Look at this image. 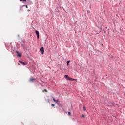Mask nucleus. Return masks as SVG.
<instances>
[{
	"label": "nucleus",
	"mask_w": 125,
	"mask_h": 125,
	"mask_svg": "<svg viewBox=\"0 0 125 125\" xmlns=\"http://www.w3.org/2000/svg\"><path fill=\"white\" fill-rule=\"evenodd\" d=\"M40 51L41 52V54L42 55H43L44 54V47H42L40 48Z\"/></svg>",
	"instance_id": "nucleus-1"
},
{
	"label": "nucleus",
	"mask_w": 125,
	"mask_h": 125,
	"mask_svg": "<svg viewBox=\"0 0 125 125\" xmlns=\"http://www.w3.org/2000/svg\"><path fill=\"white\" fill-rule=\"evenodd\" d=\"M36 34L37 36V38L39 39L40 38V32L38 30H36Z\"/></svg>",
	"instance_id": "nucleus-2"
},
{
	"label": "nucleus",
	"mask_w": 125,
	"mask_h": 125,
	"mask_svg": "<svg viewBox=\"0 0 125 125\" xmlns=\"http://www.w3.org/2000/svg\"><path fill=\"white\" fill-rule=\"evenodd\" d=\"M34 81H35V79L33 78H30V79H29V82H34Z\"/></svg>",
	"instance_id": "nucleus-3"
},
{
	"label": "nucleus",
	"mask_w": 125,
	"mask_h": 125,
	"mask_svg": "<svg viewBox=\"0 0 125 125\" xmlns=\"http://www.w3.org/2000/svg\"><path fill=\"white\" fill-rule=\"evenodd\" d=\"M19 62L20 63H21V64L23 65H26V64L24 62H23L22 61H19Z\"/></svg>",
	"instance_id": "nucleus-4"
},
{
	"label": "nucleus",
	"mask_w": 125,
	"mask_h": 125,
	"mask_svg": "<svg viewBox=\"0 0 125 125\" xmlns=\"http://www.w3.org/2000/svg\"><path fill=\"white\" fill-rule=\"evenodd\" d=\"M53 101L55 103H59L58 100H55L54 98H53Z\"/></svg>",
	"instance_id": "nucleus-5"
},
{
	"label": "nucleus",
	"mask_w": 125,
	"mask_h": 125,
	"mask_svg": "<svg viewBox=\"0 0 125 125\" xmlns=\"http://www.w3.org/2000/svg\"><path fill=\"white\" fill-rule=\"evenodd\" d=\"M70 62V61H68L66 62L67 66H69V63Z\"/></svg>",
	"instance_id": "nucleus-6"
},
{
	"label": "nucleus",
	"mask_w": 125,
	"mask_h": 125,
	"mask_svg": "<svg viewBox=\"0 0 125 125\" xmlns=\"http://www.w3.org/2000/svg\"><path fill=\"white\" fill-rule=\"evenodd\" d=\"M64 78H65V79H68V78H69V76H68V75H65V76H64Z\"/></svg>",
	"instance_id": "nucleus-7"
},
{
	"label": "nucleus",
	"mask_w": 125,
	"mask_h": 125,
	"mask_svg": "<svg viewBox=\"0 0 125 125\" xmlns=\"http://www.w3.org/2000/svg\"><path fill=\"white\" fill-rule=\"evenodd\" d=\"M18 56L19 57H21V54L19 53V54H18Z\"/></svg>",
	"instance_id": "nucleus-8"
},
{
	"label": "nucleus",
	"mask_w": 125,
	"mask_h": 125,
	"mask_svg": "<svg viewBox=\"0 0 125 125\" xmlns=\"http://www.w3.org/2000/svg\"><path fill=\"white\" fill-rule=\"evenodd\" d=\"M67 80L70 81V80H72V79L70 77H68Z\"/></svg>",
	"instance_id": "nucleus-9"
},
{
	"label": "nucleus",
	"mask_w": 125,
	"mask_h": 125,
	"mask_svg": "<svg viewBox=\"0 0 125 125\" xmlns=\"http://www.w3.org/2000/svg\"><path fill=\"white\" fill-rule=\"evenodd\" d=\"M44 91L46 92H48L46 89H44V90H43V92H44Z\"/></svg>",
	"instance_id": "nucleus-10"
},
{
	"label": "nucleus",
	"mask_w": 125,
	"mask_h": 125,
	"mask_svg": "<svg viewBox=\"0 0 125 125\" xmlns=\"http://www.w3.org/2000/svg\"><path fill=\"white\" fill-rule=\"evenodd\" d=\"M68 114L69 116H71V113L70 112H68Z\"/></svg>",
	"instance_id": "nucleus-11"
},
{
	"label": "nucleus",
	"mask_w": 125,
	"mask_h": 125,
	"mask_svg": "<svg viewBox=\"0 0 125 125\" xmlns=\"http://www.w3.org/2000/svg\"><path fill=\"white\" fill-rule=\"evenodd\" d=\"M83 109L84 111H85L86 110L85 106L83 107Z\"/></svg>",
	"instance_id": "nucleus-12"
},
{
	"label": "nucleus",
	"mask_w": 125,
	"mask_h": 125,
	"mask_svg": "<svg viewBox=\"0 0 125 125\" xmlns=\"http://www.w3.org/2000/svg\"><path fill=\"white\" fill-rule=\"evenodd\" d=\"M73 81H77V79H73Z\"/></svg>",
	"instance_id": "nucleus-13"
},
{
	"label": "nucleus",
	"mask_w": 125,
	"mask_h": 125,
	"mask_svg": "<svg viewBox=\"0 0 125 125\" xmlns=\"http://www.w3.org/2000/svg\"><path fill=\"white\" fill-rule=\"evenodd\" d=\"M16 53L17 54H19V52H18V51H16Z\"/></svg>",
	"instance_id": "nucleus-14"
},
{
	"label": "nucleus",
	"mask_w": 125,
	"mask_h": 125,
	"mask_svg": "<svg viewBox=\"0 0 125 125\" xmlns=\"http://www.w3.org/2000/svg\"><path fill=\"white\" fill-rule=\"evenodd\" d=\"M51 105H52L53 107H54V106H55V105L54 104H52Z\"/></svg>",
	"instance_id": "nucleus-15"
},
{
	"label": "nucleus",
	"mask_w": 125,
	"mask_h": 125,
	"mask_svg": "<svg viewBox=\"0 0 125 125\" xmlns=\"http://www.w3.org/2000/svg\"><path fill=\"white\" fill-rule=\"evenodd\" d=\"M25 6V7H26V8H28V6L24 5V6Z\"/></svg>",
	"instance_id": "nucleus-16"
},
{
	"label": "nucleus",
	"mask_w": 125,
	"mask_h": 125,
	"mask_svg": "<svg viewBox=\"0 0 125 125\" xmlns=\"http://www.w3.org/2000/svg\"><path fill=\"white\" fill-rule=\"evenodd\" d=\"M82 118H84V115L83 114L82 115Z\"/></svg>",
	"instance_id": "nucleus-17"
},
{
	"label": "nucleus",
	"mask_w": 125,
	"mask_h": 125,
	"mask_svg": "<svg viewBox=\"0 0 125 125\" xmlns=\"http://www.w3.org/2000/svg\"><path fill=\"white\" fill-rule=\"evenodd\" d=\"M21 1H26V0H20Z\"/></svg>",
	"instance_id": "nucleus-18"
},
{
	"label": "nucleus",
	"mask_w": 125,
	"mask_h": 125,
	"mask_svg": "<svg viewBox=\"0 0 125 125\" xmlns=\"http://www.w3.org/2000/svg\"><path fill=\"white\" fill-rule=\"evenodd\" d=\"M18 65H20V64L19 63L18 64Z\"/></svg>",
	"instance_id": "nucleus-19"
}]
</instances>
